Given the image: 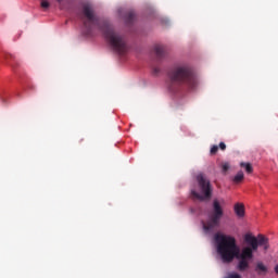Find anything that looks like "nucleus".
Masks as SVG:
<instances>
[{"instance_id":"obj_10","label":"nucleus","mask_w":278,"mask_h":278,"mask_svg":"<svg viewBox=\"0 0 278 278\" xmlns=\"http://www.w3.org/2000/svg\"><path fill=\"white\" fill-rule=\"evenodd\" d=\"M244 179V173L242 170L238 172L237 175L233 177L235 184H240Z\"/></svg>"},{"instance_id":"obj_8","label":"nucleus","mask_w":278,"mask_h":278,"mask_svg":"<svg viewBox=\"0 0 278 278\" xmlns=\"http://www.w3.org/2000/svg\"><path fill=\"white\" fill-rule=\"evenodd\" d=\"M154 53L156 58L162 59V56L165 54L164 47L163 46H155L154 47Z\"/></svg>"},{"instance_id":"obj_3","label":"nucleus","mask_w":278,"mask_h":278,"mask_svg":"<svg viewBox=\"0 0 278 278\" xmlns=\"http://www.w3.org/2000/svg\"><path fill=\"white\" fill-rule=\"evenodd\" d=\"M199 85L194 70L189 64H177L174 65L167 72L166 88L173 94L179 92L184 86L194 90Z\"/></svg>"},{"instance_id":"obj_18","label":"nucleus","mask_w":278,"mask_h":278,"mask_svg":"<svg viewBox=\"0 0 278 278\" xmlns=\"http://www.w3.org/2000/svg\"><path fill=\"white\" fill-rule=\"evenodd\" d=\"M59 3H62L63 0H56Z\"/></svg>"},{"instance_id":"obj_2","label":"nucleus","mask_w":278,"mask_h":278,"mask_svg":"<svg viewBox=\"0 0 278 278\" xmlns=\"http://www.w3.org/2000/svg\"><path fill=\"white\" fill-rule=\"evenodd\" d=\"M80 21H83L84 28L86 29V36H92L94 29L102 31L105 40L109 42L110 47L123 55L127 53V41L125 37L114 30V26L110 24L106 20H101L97 14H94V9L90 3L83 5V15H80Z\"/></svg>"},{"instance_id":"obj_15","label":"nucleus","mask_w":278,"mask_h":278,"mask_svg":"<svg viewBox=\"0 0 278 278\" xmlns=\"http://www.w3.org/2000/svg\"><path fill=\"white\" fill-rule=\"evenodd\" d=\"M160 73H161L160 67L154 66V67L152 68V75H160Z\"/></svg>"},{"instance_id":"obj_9","label":"nucleus","mask_w":278,"mask_h":278,"mask_svg":"<svg viewBox=\"0 0 278 278\" xmlns=\"http://www.w3.org/2000/svg\"><path fill=\"white\" fill-rule=\"evenodd\" d=\"M240 166L241 168H245V172L248 173V175H251V173H253V165H251V163L241 162Z\"/></svg>"},{"instance_id":"obj_16","label":"nucleus","mask_w":278,"mask_h":278,"mask_svg":"<svg viewBox=\"0 0 278 278\" xmlns=\"http://www.w3.org/2000/svg\"><path fill=\"white\" fill-rule=\"evenodd\" d=\"M219 149H220V151H225L227 149V144H225V142H220Z\"/></svg>"},{"instance_id":"obj_12","label":"nucleus","mask_w":278,"mask_h":278,"mask_svg":"<svg viewBox=\"0 0 278 278\" xmlns=\"http://www.w3.org/2000/svg\"><path fill=\"white\" fill-rule=\"evenodd\" d=\"M134 18H136V14H134V12L126 14V23H134Z\"/></svg>"},{"instance_id":"obj_14","label":"nucleus","mask_w":278,"mask_h":278,"mask_svg":"<svg viewBox=\"0 0 278 278\" xmlns=\"http://www.w3.org/2000/svg\"><path fill=\"white\" fill-rule=\"evenodd\" d=\"M230 166L229 163H223L222 164V170L223 173H227V170H229Z\"/></svg>"},{"instance_id":"obj_4","label":"nucleus","mask_w":278,"mask_h":278,"mask_svg":"<svg viewBox=\"0 0 278 278\" xmlns=\"http://www.w3.org/2000/svg\"><path fill=\"white\" fill-rule=\"evenodd\" d=\"M195 179L198 184V191L194 189L191 190L192 199H198V201H210L214 192L212 182L207 179V176H205V174L203 173L198 174Z\"/></svg>"},{"instance_id":"obj_6","label":"nucleus","mask_w":278,"mask_h":278,"mask_svg":"<svg viewBox=\"0 0 278 278\" xmlns=\"http://www.w3.org/2000/svg\"><path fill=\"white\" fill-rule=\"evenodd\" d=\"M235 214L238 216V218H244V204H235Z\"/></svg>"},{"instance_id":"obj_7","label":"nucleus","mask_w":278,"mask_h":278,"mask_svg":"<svg viewBox=\"0 0 278 278\" xmlns=\"http://www.w3.org/2000/svg\"><path fill=\"white\" fill-rule=\"evenodd\" d=\"M255 273H257V275H266V273H268V267H266L264 263L260 262L255 266Z\"/></svg>"},{"instance_id":"obj_5","label":"nucleus","mask_w":278,"mask_h":278,"mask_svg":"<svg viewBox=\"0 0 278 278\" xmlns=\"http://www.w3.org/2000/svg\"><path fill=\"white\" fill-rule=\"evenodd\" d=\"M225 216V211L220 205L218 199L213 200V211L208 217V222L203 225L204 231H212V229L220 226V220Z\"/></svg>"},{"instance_id":"obj_11","label":"nucleus","mask_w":278,"mask_h":278,"mask_svg":"<svg viewBox=\"0 0 278 278\" xmlns=\"http://www.w3.org/2000/svg\"><path fill=\"white\" fill-rule=\"evenodd\" d=\"M40 8L42 10H49V8H51V3L48 0H41Z\"/></svg>"},{"instance_id":"obj_1","label":"nucleus","mask_w":278,"mask_h":278,"mask_svg":"<svg viewBox=\"0 0 278 278\" xmlns=\"http://www.w3.org/2000/svg\"><path fill=\"white\" fill-rule=\"evenodd\" d=\"M214 240L216 243L217 253L224 264H231L233 260H237V270L239 273H247L251 268V262H253V253L264 247V250L268 249V238L263 235L254 237L251 233L244 236V241L249 247L243 249L238 248L236 238L229 235L215 233Z\"/></svg>"},{"instance_id":"obj_17","label":"nucleus","mask_w":278,"mask_h":278,"mask_svg":"<svg viewBox=\"0 0 278 278\" xmlns=\"http://www.w3.org/2000/svg\"><path fill=\"white\" fill-rule=\"evenodd\" d=\"M275 273L278 275V265L275 266Z\"/></svg>"},{"instance_id":"obj_13","label":"nucleus","mask_w":278,"mask_h":278,"mask_svg":"<svg viewBox=\"0 0 278 278\" xmlns=\"http://www.w3.org/2000/svg\"><path fill=\"white\" fill-rule=\"evenodd\" d=\"M210 153L211 155H216L218 153V146H212Z\"/></svg>"}]
</instances>
